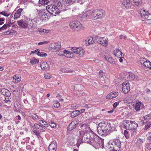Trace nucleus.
I'll use <instances>...</instances> for the list:
<instances>
[{"instance_id":"5fc2aeb1","label":"nucleus","mask_w":151,"mask_h":151,"mask_svg":"<svg viewBox=\"0 0 151 151\" xmlns=\"http://www.w3.org/2000/svg\"><path fill=\"white\" fill-rule=\"evenodd\" d=\"M23 22V21L22 20L18 21H17V23L18 25L22 27Z\"/></svg>"},{"instance_id":"4c0bfd02","label":"nucleus","mask_w":151,"mask_h":151,"mask_svg":"<svg viewBox=\"0 0 151 151\" xmlns=\"http://www.w3.org/2000/svg\"><path fill=\"white\" fill-rule=\"evenodd\" d=\"M151 118V114H149L146 115L143 117V118L145 120H146V122L147 120L150 119Z\"/></svg>"},{"instance_id":"a211bd4d","label":"nucleus","mask_w":151,"mask_h":151,"mask_svg":"<svg viewBox=\"0 0 151 151\" xmlns=\"http://www.w3.org/2000/svg\"><path fill=\"white\" fill-rule=\"evenodd\" d=\"M85 0H66V2L69 5L72 4L73 3L77 2L80 4H83Z\"/></svg>"},{"instance_id":"0e129e2a","label":"nucleus","mask_w":151,"mask_h":151,"mask_svg":"<svg viewBox=\"0 0 151 151\" xmlns=\"http://www.w3.org/2000/svg\"><path fill=\"white\" fill-rule=\"evenodd\" d=\"M103 71L102 70H100L99 72V76L101 77H102L103 76Z\"/></svg>"},{"instance_id":"37998d69","label":"nucleus","mask_w":151,"mask_h":151,"mask_svg":"<svg viewBox=\"0 0 151 151\" xmlns=\"http://www.w3.org/2000/svg\"><path fill=\"white\" fill-rule=\"evenodd\" d=\"M10 26V25L9 24H5L1 27L2 28V30H4L7 29L8 27H9Z\"/></svg>"},{"instance_id":"7ed1b4c3","label":"nucleus","mask_w":151,"mask_h":151,"mask_svg":"<svg viewBox=\"0 0 151 151\" xmlns=\"http://www.w3.org/2000/svg\"><path fill=\"white\" fill-rule=\"evenodd\" d=\"M54 4H51L46 6V9L49 13L53 16H56L57 14L60 13V7L61 3L59 0H55L54 2Z\"/></svg>"},{"instance_id":"bb28decb","label":"nucleus","mask_w":151,"mask_h":151,"mask_svg":"<svg viewBox=\"0 0 151 151\" xmlns=\"http://www.w3.org/2000/svg\"><path fill=\"white\" fill-rule=\"evenodd\" d=\"M34 127L36 129H39L40 130V132L45 131V129L38 124H34Z\"/></svg>"},{"instance_id":"052dcab7","label":"nucleus","mask_w":151,"mask_h":151,"mask_svg":"<svg viewBox=\"0 0 151 151\" xmlns=\"http://www.w3.org/2000/svg\"><path fill=\"white\" fill-rule=\"evenodd\" d=\"M10 95V93L8 90L6 91L5 94L4 95L5 96H9Z\"/></svg>"},{"instance_id":"4d7b16f0","label":"nucleus","mask_w":151,"mask_h":151,"mask_svg":"<svg viewBox=\"0 0 151 151\" xmlns=\"http://www.w3.org/2000/svg\"><path fill=\"white\" fill-rule=\"evenodd\" d=\"M58 7L60 8L61 9H62V10H63L64 11H66L67 10V8H66V7L65 6H64L61 5L60 7Z\"/></svg>"},{"instance_id":"ddd939ff","label":"nucleus","mask_w":151,"mask_h":151,"mask_svg":"<svg viewBox=\"0 0 151 151\" xmlns=\"http://www.w3.org/2000/svg\"><path fill=\"white\" fill-rule=\"evenodd\" d=\"M141 64L145 67L149 68L151 69V63L145 59H141L140 60Z\"/></svg>"},{"instance_id":"2eb2a0df","label":"nucleus","mask_w":151,"mask_h":151,"mask_svg":"<svg viewBox=\"0 0 151 151\" xmlns=\"http://www.w3.org/2000/svg\"><path fill=\"white\" fill-rule=\"evenodd\" d=\"M57 147L56 142L55 141H52L49 147V151H55Z\"/></svg>"},{"instance_id":"6e6d98bb","label":"nucleus","mask_w":151,"mask_h":151,"mask_svg":"<svg viewBox=\"0 0 151 151\" xmlns=\"http://www.w3.org/2000/svg\"><path fill=\"white\" fill-rule=\"evenodd\" d=\"M50 126L53 128H55L56 126V124L55 123H51L50 124Z\"/></svg>"},{"instance_id":"412c9836","label":"nucleus","mask_w":151,"mask_h":151,"mask_svg":"<svg viewBox=\"0 0 151 151\" xmlns=\"http://www.w3.org/2000/svg\"><path fill=\"white\" fill-rule=\"evenodd\" d=\"M113 52L116 57H117L118 58H120V57H122V52L119 49H116L114 50Z\"/></svg>"},{"instance_id":"6ab92c4d","label":"nucleus","mask_w":151,"mask_h":151,"mask_svg":"<svg viewBox=\"0 0 151 151\" xmlns=\"http://www.w3.org/2000/svg\"><path fill=\"white\" fill-rule=\"evenodd\" d=\"M40 67L41 69L44 70H48L50 69L49 65L46 62H42L40 64Z\"/></svg>"},{"instance_id":"423d86ee","label":"nucleus","mask_w":151,"mask_h":151,"mask_svg":"<svg viewBox=\"0 0 151 151\" xmlns=\"http://www.w3.org/2000/svg\"><path fill=\"white\" fill-rule=\"evenodd\" d=\"M111 144L114 145V147L111 151H118L120 150L121 147V142L120 141L119 138L113 139L111 142Z\"/></svg>"},{"instance_id":"72a5a7b5","label":"nucleus","mask_w":151,"mask_h":151,"mask_svg":"<svg viewBox=\"0 0 151 151\" xmlns=\"http://www.w3.org/2000/svg\"><path fill=\"white\" fill-rule=\"evenodd\" d=\"M135 4V5L137 6H140L141 4V0H133Z\"/></svg>"},{"instance_id":"c9c22d12","label":"nucleus","mask_w":151,"mask_h":151,"mask_svg":"<svg viewBox=\"0 0 151 151\" xmlns=\"http://www.w3.org/2000/svg\"><path fill=\"white\" fill-rule=\"evenodd\" d=\"M39 31L40 32L43 33V34L47 33L49 32V30H46V29H40Z\"/></svg>"},{"instance_id":"864d4df0","label":"nucleus","mask_w":151,"mask_h":151,"mask_svg":"<svg viewBox=\"0 0 151 151\" xmlns=\"http://www.w3.org/2000/svg\"><path fill=\"white\" fill-rule=\"evenodd\" d=\"M7 90H8L6 89H2L1 90V92L2 94L4 95Z\"/></svg>"},{"instance_id":"b1692460","label":"nucleus","mask_w":151,"mask_h":151,"mask_svg":"<svg viewBox=\"0 0 151 151\" xmlns=\"http://www.w3.org/2000/svg\"><path fill=\"white\" fill-rule=\"evenodd\" d=\"M89 142H91L92 145L93 146H96L98 147V138H95L90 140Z\"/></svg>"},{"instance_id":"f8f14e48","label":"nucleus","mask_w":151,"mask_h":151,"mask_svg":"<svg viewBox=\"0 0 151 151\" xmlns=\"http://www.w3.org/2000/svg\"><path fill=\"white\" fill-rule=\"evenodd\" d=\"M37 12L40 19L42 20H45L47 16L45 13V10L44 9L40 10L37 9Z\"/></svg>"},{"instance_id":"de8ad7c7","label":"nucleus","mask_w":151,"mask_h":151,"mask_svg":"<svg viewBox=\"0 0 151 151\" xmlns=\"http://www.w3.org/2000/svg\"><path fill=\"white\" fill-rule=\"evenodd\" d=\"M124 134L125 136V137L126 139H128L129 137V136L128 135V132L127 131L125 130L124 132Z\"/></svg>"},{"instance_id":"2f4dec72","label":"nucleus","mask_w":151,"mask_h":151,"mask_svg":"<svg viewBox=\"0 0 151 151\" xmlns=\"http://www.w3.org/2000/svg\"><path fill=\"white\" fill-rule=\"evenodd\" d=\"M141 105L140 102H138L135 104V109L136 111H138L140 110V107Z\"/></svg>"},{"instance_id":"4468645a","label":"nucleus","mask_w":151,"mask_h":151,"mask_svg":"<svg viewBox=\"0 0 151 151\" xmlns=\"http://www.w3.org/2000/svg\"><path fill=\"white\" fill-rule=\"evenodd\" d=\"M81 129L83 130V131L88 133H92V131L89 127V125L86 123L82 124L81 126Z\"/></svg>"},{"instance_id":"a878e982","label":"nucleus","mask_w":151,"mask_h":151,"mask_svg":"<svg viewBox=\"0 0 151 151\" xmlns=\"http://www.w3.org/2000/svg\"><path fill=\"white\" fill-rule=\"evenodd\" d=\"M80 114L79 110H75L73 111L70 114V117L72 118H75Z\"/></svg>"},{"instance_id":"603ef678","label":"nucleus","mask_w":151,"mask_h":151,"mask_svg":"<svg viewBox=\"0 0 151 151\" xmlns=\"http://www.w3.org/2000/svg\"><path fill=\"white\" fill-rule=\"evenodd\" d=\"M33 132L34 133V134H35V135H36L37 137L39 138L40 137V134L39 132H38L36 130H34L33 131Z\"/></svg>"},{"instance_id":"bf43d9fd","label":"nucleus","mask_w":151,"mask_h":151,"mask_svg":"<svg viewBox=\"0 0 151 151\" xmlns=\"http://www.w3.org/2000/svg\"><path fill=\"white\" fill-rule=\"evenodd\" d=\"M146 148L148 150H150L151 149V143L147 144L146 146Z\"/></svg>"},{"instance_id":"e2e57ef3","label":"nucleus","mask_w":151,"mask_h":151,"mask_svg":"<svg viewBox=\"0 0 151 151\" xmlns=\"http://www.w3.org/2000/svg\"><path fill=\"white\" fill-rule=\"evenodd\" d=\"M42 125L45 127H47L48 126V124L45 122L43 124H42Z\"/></svg>"},{"instance_id":"774afa93","label":"nucleus","mask_w":151,"mask_h":151,"mask_svg":"<svg viewBox=\"0 0 151 151\" xmlns=\"http://www.w3.org/2000/svg\"><path fill=\"white\" fill-rule=\"evenodd\" d=\"M80 112V114L81 113H84L85 111V109H81L80 110H79Z\"/></svg>"},{"instance_id":"ea45409f","label":"nucleus","mask_w":151,"mask_h":151,"mask_svg":"<svg viewBox=\"0 0 151 151\" xmlns=\"http://www.w3.org/2000/svg\"><path fill=\"white\" fill-rule=\"evenodd\" d=\"M30 116L34 120H37L38 118V116L35 114H31Z\"/></svg>"},{"instance_id":"0eeeda50","label":"nucleus","mask_w":151,"mask_h":151,"mask_svg":"<svg viewBox=\"0 0 151 151\" xmlns=\"http://www.w3.org/2000/svg\"><path fill=\"white\" fill-rule=\"evenodd\" d=\"M96 40L98 43L103 46H106L108 45V39L105 37L97 36L96 37Z\"/></svg>"},{"instance_id":"79ce46f5","label":"nucleus","mask_w":151,"mask_h":151,"mask_svg":"<svg viewBox=\"0 0 151 151\" xmlns=\"http://www.w3.org/2000/svg\"><path fill=\"white\" fill-rule=\"evenodd\" d=\"M10 26V25L9 24H5L1 27L2 28V30H4L7 29L8 27H9Z\"/></svg>"},{"instance_id":"1a4fd4ad","label":"nucleus","mask_w":151,"mask_h":151,"mask_svg":"<svg viewBox=\"0 0 151 151\" xmlns=\"http://www.w3.org/2000/svg\"><path fill=\"white\" fill-rule=\"evenodd\" d=\"M71 49L75 53L78 54L81 56H82L84 54V50L81 48L73 47H71Z\"/></svg>"},{"instance_id":"f257e3e1","label":"nucleus","mask_w":151,"mask_h":151,"mask_svg":"<svg viewBox=\"0 0 151 151\" xmlns=\"http://www.w3.org/2000/svg\"><path fill=\"white\" fill-rule=\"evenodd\" d=\"M105 15L104 11L102 9L91 10L86 11L81 16L82 19L88 18L96 20L104 18Z\"/></svg>"},{"instance_id":"393cba45","label":"nucleus","mask_w":151,"mask_h":151,"mask_svg":"<svg viewBox=\"0 0 151 151\" xmlns=\"http://www.w3.org/2000/svg\"><path fill=\"white\" fill-rule=\"evenodd\" d=\"M127 78L130 80H132L134 79L137 80V76H135L134 75L131 73H129L128 74Z\"/></svg>"},{"instance_id":"7c9ffc66","label":"nucleus","mask_w":151,"mask_h":151,"mask_svg":"<svg viewBox=\"0 0 151 151\" xmlns=\"http://www.w3.org/2000/svg\"><path fill=\"white\" fill-rule=\"evenodd\" d=\"M36 54L41 57H45L47 56V54L46 53L40 52L37 53Z\"/></svg>"},{"instance_id":"338daca9","label":"nucleus","mask_w":151,"mask_h":151,"mask_svg":"<svg viewBox=\"0 0 151 151\" xmlns=\"http://www.w3.org/2000/svg\"><path fill=\"white\" fill-rule=\"evenodd\" d=\"M69 51L66 50H64L63 51V53H64L65 55H66L67 54H69Z\"/></svg>"},{"instance_id":"cd10ccee","label":"nucleus","mask_w":151,"mask_h":151,"mask_svg":"<svg viewBox=\"0 0 151 151\" xmlns=\"http://www.w3.org/2000/svg\"><path fill=\"white\" fill-rule=\"evenodd\" d=\"M104 139L98 137V147H101L102 148H104Z\"/></svg>"},{"instance_id":"f3484780","label":"nucleus","mask_w":151,"mask_h":151,"mask_svg":"<svg viewBox=\"0 0 151 151\" xmlns=\"http://www.w3.org/2000/svg\"><path fill=\"white\" fill-rule=\"evenodd\" d=\"M139 14L142 18L144 19L147 18L148 17V14H149L147 11L142 9L140 10Z\"/></svg>"},{"instance_id":"473e14b6","label":"nucleus","mask_w":151,"mask_h":151,"mask_svg":"<svg viewBox=\"0 0 151 151\" xmlns=\"http://www.w3.org/2000/svg\"><path fill=\"white\" fill-rule=\"evenodd\" d=\"M39 60L35 58H33L30 61V63L32 64H35L38 63Z\"/></svg>"},{"instance_id":"5701e85b","label":"nucleus","mask_w":151,"mask_h":151,"mask_svg":"<svg viewBox=\"0 0 151 151\" xmlns=\"http://www.w3.org/2000/svg\"><path fill=\"white\" fill-rule=\"evenodd\" d=\"M19 74L15 75L13 77V82L15 83H18L21 80V78L19 77Z\"/></svg>"},{"instance_id":"6e6552de","label":"nucleus","mask_w":151,"mask_h":151,"mask_svg":"<svg viewBox=\"0 0 151 151\" xmlns=\"http://www.w3.org/2000/svg\"><path fill=\"white\" fill-rule=\"evenodd\" d=\"M125 123L127 124L129 123L128 125V129L130 130H134L138 127L137 124L135 122L132 121H130L129 123L128 120L126 121Z\"/></svg>"},{"instance_id":"a19ab883","label":"nucleus","mask_w":151,"mask_h":151,"mask_svg":"<svg viewBox=\"0 0 151 151\" xmlns=\"http://www.w3.org/2000/svg\"><path fill=\"white\" fill-rule=\"evenodd\" d=\"M44 77L45 79H48L51 78V75L48 73H46L44 74Z\"/></svg>"},{"instance_id":"8fccbe9b","label":"nucleus","mask_w":151,"mask_h":151,"mask_svg":"<svg viewBox=\"0 0 151 151\" xmlns=\"http://www.w3.org/2000/svg\"><path fill=\"white\" fill-rule=\"evenodd\" d=\"M78 106L76 104H72L71 106V109H76L77 108Z\"/></svg>"},{"instance_id":"9d476101","label":"nucleus","mask_w":151,"mask_h":151,"mask_svg":"<svg viewBox=\"0 0 151 151\" xmlns=\"http://www.w3.org/2000/svg\"><path fill=\"white\" fill-rule=\"evenodd\" d=\"M121 2L127 9H130L132 2L131 0H121Z\"/></svg>"},{"instance_id":"3c124183","label":"nucleus","mask_w":151,"mask_h":151,"mask_svg":"<svg viewBox=\"0 0 151 151\" xmlns=\"http://www.w3.org/2000/svg\"><path fill=\"white\" fill-rule=\"evenodd\" d=\"M60 104L59 102L55 101L54 102V106L56 108H58L60 106Z\"/></svg>"},{"instance_id":"e433bc0d","label":"nucleus","mask_w":151,"mask_h":151,"mask_svg":"<svg viewBox=\"0 0 151 151\" xmlns=\"http://www.w3.org/2000/svg\"><path fill=\"white\" fill-rule=\"evenodd\" d=\"M64 56L67 58H70L73 57V53L70 52H69V54L66 55H65Z\"/></svg>"},{"instance_id":"aec40b11","label":"nucleus","mask_w":151,"mask_h":151,"mask_svg":"<svg viewBox=\"0 0 151 151\" xmlns=\"http://www.w3.org/2000/svg\"><path fill=\"white\" fill-rule=\"evenodd\" d=\"M76 124L74 121L71 122L67 128V130L68 131H71L76 128Z\"/></svg>"},{"instance_id":"680f3d73","label":"nucleus","mask_w":151,"mask_h":151,"mask_svg":"<svg viewBox=\"0 0 151 151\" xmlns=\"http://www.w3.org/2000/svg\"><path fill=\"white\" fill-rule=\"evenodd\" d=\"M119 102H115L113 104L114 108H115L119 104Z\"/></svg>"},{"instance_id":"c03bdc74","label":"nucleus","mask_w":151,"mask_h":151,"mask_svg":"<svg viewBox=\"0 0 151 151\" xmlns=\"http://www.w3.org/2000/svg\"><path fill=\"white\" fill-rule=\"evenodd\" d=\"M55 43H52L50 44L49 46V49L50 50H52L53 48L55 47Z\"/></svg>"},{"instance_id":"4be33fe9","label":"nucleus","mask_w":151,"mask_h":151,"mask_svg":"<svg viewBox=\"0 0 151 151\" xmlns=\"http://www.w3.org/2000/svg\"><path fill=\"white\" fill-rule=\"evenodd\" d=\"M105 59L110 63L114 64H115V62L114 60L111 57L110 55H108L105 57Z\"/></svg>"},{"instance_id":"13d9d810","label":"nucleus","mask_w":151,"mask_h":151,"mask_svg":"<svg viewBox=\"0 0 151 151\" xmlns=\"http://www.w3.org/2000/svg\"><path fill=\"white\" fill-rule=\"evenodd\" d=\"M48 42L47 41H45L43 42H41L38 43V44L39 45H41L43 44H46L48 43Z\"/></svg>"},{"instance_id":"c85d7f7f","label":"nucleus","mask_w":151,"mask_h":151,"mask_svg":"<svg viewBox=\"0 0 151 151\" xmlns=\"http://www.w3.org/2000/svg\"><path fill=\"white\" fill-rule=\"evenodd\" d=\"M50 1V0H39V3L41 5H46Z\"/></svg>"},{"instance_id":"09e8293b","label":"nucleus","mask_w":151,"mask_h":151,"mask_svg":"<svg viewBox=\"0 0 151 151\" xmlns=\"http://www.w3.org/2000/svg\"><path fill=\"white\" fill-rule=\"evenodd\" d=\"M21 16V14L18 13L17 12L16 13L14 16V18L15 19H16L18 18H19Z\"/></svg>"},{"instance_id":"f704fd0d","label":"nucleus","mask_w":151,"mask_h":151,"mask_svg":"<svg viewBox=\"0 0 151 151\" xmlns=\"http://www.w3.org/2000/svg\"><path fill=\"white\" fill-rule=\"evenodd\" d=\"M143 143V141L142 139H137V142L136 143V144L138 146H140L142 145Z\"/></svg>"},{"instance_id":"20e7f679","label":"nucleus","mask_w":151,"mask_h":151,"mask_svg":"<svg viewBox=\"0 0 151 151\" xmlns=\"http://www.w3.org/2000/svg\"><path fill=\"white\" fill-rule=\"evenodd\" d=\"M92 133H88L84 131H80V138L83 142H89L90 141V134Z\"/></svg>"},{"instance_id":"a18cd8bd","label":"nucleus","mask_w":151,"mask_h":151,"mask_svg":"<svg viewBox=\"0 0 151 151\" xmlns=\"http://www.w3.org/2000/svg\"><path fill=\"white\" fill-rule=\"evenodd\" d=\"M88 44H93L94 42V41L93 40V38L92 37H90L88 38Z\"/></svg>"},{"instance_id":"c756f323","label":"nucleus","mask_w":151,"mask_h":151,"mask_svg":"<svg viewBox=\"0 0 151 151\" xmlns=\"http://www.w3.org/2000/svg\"><path fill=\"white\" fill-rule=\"evenodd\" d=\"M55 52L59 51L61 47V44L60 42L55 43Z\"/></svg>"},{"instance_id":"9b49d317","label":"nucleus","mask_w":151,"mask_h":151,"mask_svg":"<svg viewBox=\"0 0 151 151\" xmlns=\"http://www.w3.org/2000/svg\"><path fill=\"white\" fill-rule=\"evenodd\" d=\"M130 89L129 83L128 81H126L122 83V90L124 93H128Z\"/></svg>"},{"instance_id":"dca6fc26","label":"nucleus","mask_w":151,"mask_h":151,"mask_svg":"<svg viewBox=\"0 0 151 151\" xmlns=\"http://www.w3.org/2000/svg\"><path fill=\"white\" fill-rule=\"evenodd\" d=\"M118 94V93L117 92H111L106 96V98L108 99H111L117 96Z\"/></svg>"},{"instance_id":"69168bd1","label":"nucleus","mask_w":151,"mask_h":151,"mask_svg":"<svg viewBox=\"0 0 151 151\" xmlns=\"http://www.w3.org/2000/svg\"><path fill=\"white\" fill-rule=\"evenodd\" d=\"M23 10V9L21 8L19 9L17 11V12L19 14H21V13Z\"/></svg>"},{"instance_id":"58836bf2","label":"nucleus","mask_w":151,"mask_h":151,"mask_svg":"<svg viewBox=\"0 0 151 151\" xmlns=\"http://www.w3.org/2000/svg\"><path fill=\"white\" fill-rule=\"evenodd\" d=\"M0 14L6 17H8L10 15V14H8L7 12L6 11H3L0 12Z\"/></svg>"},{"instance_id":"39448f33","label":"nucleus","mask_w":151,"mask_h":151,"mask_svg":"<svg viewBox=\"0 0 151 151\" xmlns=\"http://www.w3.org/2000/svg\"><path fill=\"white\" fill-rule=\"evenodd\" d=\"M70 28L73 30L78 31L82 29L83 27H82V25L81 23L78 21H72L70 22L69 24Z\"/></svg>"},{"instance_id":"49530a36","label":"nucleus","mask_w":151,"mask_h":151,"mask_svg":"<svg viewBox=\"0 0 151 151\" xmlns=\"http://www.w3.org/2000/svg\"><path fill=\"white\" fill-rule=\"evenodd\" d=\"M28 26V24L26 21H23L22 27L26 28Z\"/></svg>"},{"instance_id":"f03ea898","label":"nucleus","mask_w":151,"mask_h":151,"mask_svg":"<svg viewBox=\"0 0 151 151\" xmlns=\"http://www.w3.org/2000/svg\"><path fill=\"white\" fill-rule=\"evenodd\" d=\"M111 129L110 124L106 122L99 124L97 131L98 133L101 135H107L111 132Z\"/></svg>"}]
</instances>
